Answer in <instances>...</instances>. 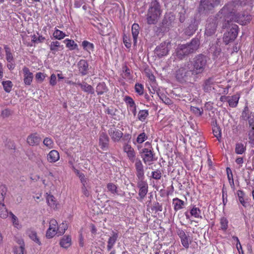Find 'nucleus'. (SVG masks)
<instances>
[{
  "label": "nucleus",
  "mask_w": 254,
  "mask_h": 254,
  "mask_svg": "<svg viewBox=\"0 0 254 254\" xmlns=\"http://www.w3.org/2000/svg\"><path fill=\"white\" fill-rule=\"evenodd\" d=\"M207 67V58L203 54L196 55L191 62H187L176 70L175 76L181 83H193L200 79Z\"/></svg>",
  "instance_id": "f257e3e1"
},
{
  "label": "nucleus",
  "mask_w": 254,
  "mask_h": 254,
  "mask_svg": "<svg viewBox=\"0 0 254 254\" xmlns=\"http://www.w3.org/2000/svg\"><path fill=\"white\" fill-rule=\"evenodd\" d=\"M233 4L230 3L226 4L218 12V16L223 14L225 17L230 19L231 21H235L242 25H246L251 20V15L247 13L236 14L234 11Z\"/></svg>",
  "instance_id": "f03ea898"
},
{
  "label": "nucleus",
  "mask_w": 254,
  "mask_h": 254,
  "mask_svg": "<svg viewBox=\"0 0 254 254\" xmlns=\"http://www.w3.org/2000/svg\"><path fill=\"white\" fill-rule=\"evenodd\" d=\"M162 10L160 3L157 0H152L149 5L146 15V22L149 25H154L157 23Z\"/></svg>",
  "instance_id": "7ed1b4c3"
},
{
  "label": "nucleus",
  "mask_w": 254,
  "mask_h": 254,
  "mask_svg": "<svg viewBox=\"0 0 254 254\" xmlns=\"http://www.w3.org/2000/svg\"><path fill=\"white\" fill-rule=\"evenodd\" d=\"M199 44V40L197 38H193L190 43L179 45L176 51L177 57L183 60L190 54L195 52L198 49Z\"/></svg>",
  "instance_id": "20e7f679"
},
{
  "label": "nucleus",
  "mask_w": 254,
  "mask_h": 254,
  "mask_svg": "<svg viewBox=\"0 0 254 254\" xmlns=\"http://www.w3.org/2000/svg\"><path fill=\"white\" fill-rule=\"evenodd\" d=\"M224 23L223 27L227 28V32L223 37L224 41L226 44L233 41L237 37L238 33V26L235 24L231 23L232 21L227 17L224 16Z\"/></svg>",
  "instance_id": "39448f33"
},
{
  "label": "nucleus",
  "mask_w": 254,
  "mask_h": 254,
  "mask_svg": "<svg viewBox=\"0 0 254 254\" xmlns=\"http://www.w3.org/2000/svg\"><path fill=\"white\" fill-rule=\"evenodd\" d=\"M218 13L216 16H211L208 18L205 31V34L206 35L210 36L213 35L216 31L219 22L218 18H224L223 14H221L219 16H218Z\"/></svg>",
  "instance_id": "423d86ee"
},
{
  "label": "nucleus",
  "mask_w": 254,
  "mask_h": 254,
  "mask_svg": "<svg viewBox=\"0 0 254 254\" xmlns=\"http://www.w3.org/2000/svg\"><path fill=\"white\" fill-rule=\"evenodd\" d=\"M145 148L140 152V155L145 164H150L155 160V154L153 153V148L149 142L145 143Z\"/></svg>",
  "instance_id": "0eeeda50"
},
{
  "label": "nucleus",
  "mask_w": 254,
  "mask_h": 254,
  "mask_svg": "<svg viewBox=\"0 0 254 254\" xmlns=\"http://www.w3.org/2000/svg\"><path fill=\"white\" fill-rule=\"evenodd\" d=\"M221 0H201L199 9L200 10L209 11L220 4Z\"/></svg>",
  "instance_id": "6e6552de"
},
{
  "label": "nucleus",
  "mask_w": 254,
  "mask_h": 254,
  "mask_svg": "<svg viewBox=\"0 0 254 254\" xmlns=\"http://www.w3.org/2000/svg\"><path fill=\"white\" fill-rule=\"evenodd\" d=\"M170 42H164L157 46L155 50V54L159 58L166 56L169 51Z\"/></svg>",
  "instance_id": "1a4fd4ad"
},
{
  "label": "nucleus",
  "mask_w": 254,
  "mask_h": 254,
  "mask_svg": "<svg viewBox=\"0 0 254 254\" xmlns=\"http://www.w3.org/2000/svg\"><path fill=\"white\" fill-rule=\"evenodd\" d=\"M242 118L248 121L249 127L254 129V113L250 112L247 107H246L242 113Z\"/></svg>",
  "instance_id": "9d476101"
},
{
  "label": "nucleus",
  "mask_w": 254,
  "mask_h": 254,
  "mask_svg": "<svg viewBox=\"0 0 254 254\" xmlns=\"http://www.w3.org/2000/svg\"><path fill=\"white\" fill-rule=\"evenodd\" d=\"M139 179L140 180L137 183V186L139 189L138 195L140 199H142L144 198L148 192V184L147 183L142 181L140 177Z\"/></svg>",
  "instance_id": "9b49d317"
},
{
  "label": "nucleus",
  "mask_w": 254,
  "mask_h": 254,
  "mask_svg": "<svg viewBox=\"0 0 254 254\" xmlns=\"http://www.w3.org/2000/svg\"><path fill=\"white\" fill-rule=\"evenodd\" d=\"M41 141V138L37 133H31L27 138V142L30 146L38 145Z\"/></svg>",
  "instance_id": "f8f14e48"
},
{
  "label": "nucleus",
  "mask_w": 254,
  "mask_h": 254,
  "mask_svg": "<svg viewBox=\"0 0 254 254\" xmlns=\"http://www.w3.org/2000/svg\"><path fill=\"white\" fill-rule=\"evenodd\" d=\"M108 133L114 141H119L123 136V132L115 127H111L108 130Z\"/></svg>",
  "instance_id": "ddd939ff"
},
{
  "label": "nucleus",
  "mask_w": 254,
  "mask_h": 254,
  "mask_svg": "<svg viewBox=\"0 0 254 254\" xmlns=\"http://www.w3.org/2000/svg\"><path fill=\"white\" fill-rule=\"evenodd\" d=\"M210 52L213 55V59L216 60L218 58H221V55H224L221 52V48L218 44L212 45L210 48Z\"/></svg>",
  "instance_id": "4468645a"
},
{
  "label": "nucleus",
  "mask_w": 254,
  "mask_h": 254,
  "mask_svg": "<svg viewBox=\"0 0 254 254\" xmlns=\"http://www.w3.org/2000/svg\"><path fill=\"white\" fill-rule=\"evenodd\" d=\"M119 237V233L117 231H112L111 236H110L107 245V250L108 251L113 249L114 245L116 243Z\"/></svg>",
  "instance_id": "2eb2a0df"
},
{
  "label": "nucleus",
  "mask_w": 254,
  "mask_h": 254,
  "mask_svg": "<svg viewBox=\"0 0 254 254\" xmlns=\"http://www.w3.org/2000/svg\"><path fill=\"white\" fill-rule=\"evenodd\" d=\"M24 74V82L26 85L31 84L33 78V73L31 72L29 68L24 66L22 69Z\"/></svg>",
  "instance_id": "dca6fc26"
},
{
  "label": "nucleus",
  "mask_w": 254,
  "mask_h": 254,
  "mask_svg": "<svg viewBox=\"0 0 254 254\" xmlns=\"http://www.w3.org/2000/svg\"><path fill=\"white\" fill-rule=\"evenodd\" d=\"M124 150L127 153L129 159L132 162L135 161V154L134 149L130 145L125 143L124 146Z\"/></svg>",
  "instance_id": "f3484780"
},
{
  "label": "nucleus",
  "mask_w": 254,
  "mask_h": 254,
  "mask_svg": "<svg viewBox=\"0 0 254 254\" xmlns=\"http://www.w3.org/2000/svg\"><path fill=\"white\" fill-rule=\"evenodd\" d=\"M78 67L80 73L84 75L87 73L88 70V64L86 61L81 60L78 63Z\"/></svg>",
  "instance_id": "a211bd4d"
},
{
  "label": "nucleus",
  "mask_w": 254,
  "mask_h": 254,
  "mask_svg": "<svg viewBox=\"0 0 254 254\" xmlns=\"http://www.w3.org/2000/svg\"><path fill=\"white\" fill-rule=\"evenodd\" d=\"M60 244L61 246L64 248H67L70 246L71 244V239L70 236L65 235L61 240Z\"/></svg>",
  "instance_id": "6ab92c4d"
},
{
  "label": "nucleus",
  "mask_w": 254,
  "mask_h": 254,
  "mask_svg": "<svg viewBox=\"0 0 254 254\" xmlns=\"http://www.w3.org/2000/svg\"><path fill=\"white\" fill-rule=\"evenodd\" d=\"M50 50L53 54H55L56 52H58L60 50H63L64 47L63 45H61L60 43L58 41H53L50 45Z\"/></svg>",
  "instance_id": "aec40b11"
},
{
  "label": "nucleus",
  "mask_w": 254,
  "mask_h": 254,
  "mask_svg": "<svg viewBox=\"0 0 254 254\" xmlns=\"http://www.w3.org/2000/svg\"><path fill=\"white\" fill-rule=\"evenodd\" d=\"M59 158L60 156L59 152L55 150H53L48 154L47 159L50 162H55L58 161Z\"/></svg>",
  "instance_id": "412c9836"
},
{
  "label": "nucleus",
  "mask_w": 254,
  "mask_h": 254,
  "mask_svg": "<svg viewBox=\"0 0 254 254\" xmlns=\"http://www.w3.org/2000/svg\"><path fill=\"white\" fill-rule=\"evenodd\" d=\"M214 83V79L210 77L205 80L203 85V90L205 92H209L212 88V85Z\"/></svg>",
  "instance_id": "4be33fe9"
},
{
  "label": "nucleus",
  "mask_w": 254,
  "mask_h": 254,
  "mask_svg": "<svg viewBox=\"0 0 254 254\" xmlns=\"http://www.w3.org/2000/svg\"><path fill=\"white\" fill-rule=\"evenodd\" d=\"M109 142V137L106 134L102 132L99 137V143L102 148L107 146Z\"/></svg>",
  "instance_id": "5701e85b"
},
{
  "label": "nucleus",
  "mask_w": 254,
  "mask_h": 254,
  "mask_svg": "<svg viewBox=\"0 0 254 254\" xmlns=\"http://www.w3.org/2000/svg\"><path fill=\"white\" fill-rule=\"evenodd\" d=\"M108 91V87L104 82H100L96 87V92L98 95H101L107 93Z\"/></svg>",
  "instance_id": "b1692460"
},
{
  "label": "nucleus",
  "mask_w": 254,
  "mask_h": 254,
  "mask_svg": "<svg viewBox=\"0 0 254 254\" xmlns=\"http://www.w3.org/2000/svg\"><path fill=\"white\" fill-rule=\"evenodd\" d=\"M46 200H47L48 204L51 208H52L53 209H55L57 208L58 203L57 202V200H56L55 197L53 195L48 194L47 196Z\"/></svg>",
  "instance_id": "393cba45"
},
{
  "label": "nucleus",
  "mask_w": 254,
  "mask_h": 254,
  "mask_svg": "<svg viewBox=\"0 0 254 254\" xmlns=\"http://www.w3.org/2000/svg\"><path fill=\"white\" fill-rule=\"evenodd\" d=\"M77 85L80 86L84 92H88L92 94L94 93V88L92 86L88 84L87 83L84 82L83 84L77 83Z\"/></svg>",
  "instance_id": "a878e982"
},
{
  "label": "nucleus",
  "mask_w": 254,
  "mask_h": 254,
  "mask_svg": "<svg viewBox=\"0 0 254 254\" xmlns=\"http://www.w3.org/2000/svg\"><path fill=\"white\" fill-rule=\"evenodd\" d=\"M173 204L174 205L175 210L178 211L183 208L185 202L184 201L179 199L178 198H175L173 199Z\"/></svg>",
  "instance_id": "bb28decb"
},
{
  "label": "nucleus",
  "mask_w": 254,
  "mask_h": 254,
  "mask_svg": "<svg viewBox=\"0 0 254 254\" xmlns=\"http://www.w3.org/2000/svg\"><path fill=\"white\" fill-rule=\"evenodd\" d=\"M8 215V210L4 202L0 203V217L5 219Z\"/></svg>",
  "instance_id": "cd10ccee"
},
{
  "label": "nucleus",
  "mask_w": 254,
  "mask_h": 254,
  "mask_svg": "<svg viewBox=\"0 0 254 254\" xmlns=\"http://www.w3.org/2000/svg\"><path fill=\"white\" fill-rule=\"evenodd\" d=\"M27 234H28L29 238L34 241L36 243L38 244L39 245H41V242L37 237V233L35 231L29 230L27 232Z\"/></svg>",
  "instance_id": "c85d7f7f"
},
{
  "label": "nucleus",
  "mask_w": 254,
  "mask_h": 254,
  "mask_svg": "<svg viewBox=\"0 0 254 254\" xmlns=\"http://www.w3.org/2000/svg\"><path fill=\"white\" fill-rule=\"evenodd\" d=\"M139 26L138 24L134 23L132 26V34L134 43L136 42L137 38L139 34Z\"/></svg>",
  "instance_id": "c756f323"
},
{
  "label": "nucleus",
  "mask_w": 254,
  "mask_h": 254,
  "mask_svg": "<svg viewBox=\"0 0 254 254\" xmlns=\"http://www.w3.org/2000/svg\"><path fill=\"white\" fill-rule=\"evenodd\" d=\"M239 99V97L236 95H233L231 97H229L228 103L229 105L231 107H235L237 106L238 101Z\"/></svg>",
  "instance_id": "7c9ffc66"
},
{
  "label": "nucleus",
  "mask_w": 254,
  "mask_h": 254,
  "mask_svg": "<svg viewBox=\"0 0 254 254\" xmlns=\"http://www.w3.org/2000/svg\"><path fill=\"white\" fill-rule=\"evenodd\" d=\"M135 166L136 170L138 173V175H143V168L141 161L139 159H135Z\"/></svg>",
  "instance_id": "2f4dec72"
},
{
  "label": "nucleus",
  "mask_w": 254,
  "mask_h": 254,
  "mask_svg": "<svg viewBox=\"0 0 254 254\" xmlns=\"http://www.w3.org/2000/svg\"><path fill=\"white\" fill-rule=\"evenodd\" d=\"M6 192V187L4 185H1L0 186V203L4 202V200Z\"/></svg>",
  "instance_id": "473e14b6"
},
{
  "label": "nucleus",
  "mask_w": 254,
  "mask_h": 254,
  "mask_svg": "<svg viewBox=\"0 0 254 254\" xmlns=\"http://www.w3.org/2000/svg\"><path fill=\"white\" fill-rule=\"evenodd\" d=\"M190 213L192 216L197 218H202V216L200 215L201 211L198 208L193 207L190 210Z\"/></svg>",
  "instance_id": "72a5a7b5"
},
{
  "label": "nucleus",
  "mask_w": 254,
  "mask_h": 254,
  "mask_svg": "<svg viewBox=\"0 0 254 254\" xmlns=\"http://www.w3.org/2000/svg\"><path fill=\"white\" fill-rule=\"evenodd\" d=\"M2 84L4 91L8 93L10 92L13 86L12 82L10 80L2 81Z\"/></svg>",
  "instance_id": "f704fd0d"
},
{
  "label": "nucleus",
  "mask_w": 254,
  "mask_h": 254,
  "mask_svg": "<svg viewBox=\"0 0 254 254\" xmlns=\"http://www.w3.org/2000/svg\"><path fill=\"white\" fill-rule=\"evenodd\" d=\"M4 49L5 51L6 59L8 63H10L13 60V57L11 53L10 48L6 45L4 46Z\"/></svg>",
  "instance_id": "c9c22d12"
},
{
  "label": "nucleus",
  "mask_w": 254,
  "mask_h": 254,
  "mask_svg": "<svg viewBox=\"0 0 254 254\" xmlns=\"http://www.w3.org/2000/svg\"><path fill=\"white\" fill-rule=\"evenodd\" d=\"M148 111L146 110H140L139 111L138 114V119L143 122L144 121L146 117L148 116Z\"/></svg>",
  "instance_id": "e433bc0d"
},
{
  "label": "nucleus",
  "mask_w": 254,
  "mask_h": 254,
  "mask_svg": "<svg viewBox=\"0 0 254 254\" xmlns=\"http://www.w3.org/2000/svg\"><path fill=\"white\" fill-rule=\"evenodd\" d=\"M53 36L58 40H61L65 37V34L63 31L56 29L53 33Z\"/></svg>",
  "instance_id": "4c0bfd02"
},
{
  "label": "nucleus",
  "mask_w": 254,
  "mask_h": 254,
  "mask_svg": "<svg viewBox=\"0 0 254 254\" xmlns=\"http://www.w3.org/2000/svg\"><path fill=\"white\" fill-rule=\"evenodd\" d=\"M82 46L83 48L88 52H90V51H92L93 50V44L87 41H83L82 43Z\"/></svg>",
  "instance_id": "58836bf2"
},
{
  "label": "nucleus",
  "mask_w": 254,
  "mask_h": 254,
  "mask_svg": "<svg viewBox=\"0 0 254 254\" xmlns=\"http://www.w3.org/2000/svg\"><path fill=\"white\" fill-rule=\"evenodd\" d=\"M64 42L66 43V46L70 50H74L76 48L77 44L72 40L65 39Z\"/></svg>",
  "instance_id": "ea45409f"
},
{
  "label": "nucleus",
  "mask_w": 254,
  "mask_h": 254,
  "mask_svg": "<svg viewBox=\"0 0 254 254\" xmlns=\"http://www.w3.org/2000/svg\"><path fill=\"white\" fill-rule=\"evenodd\" d=\"M213 133L214 135L217 138L219 141L221 138V132L220 127L217 126H214L213 128Z\"/></svg>",
  "instance_id": "a19ab883"
},
{
  "label": "nucleus",
  "mask_w": 254,
  "mask_h": 254,
  "mask_svg": "<svg viewBox=\"0 0 254 254\" xmlns=\"http://www.w3.org/2000/svg\"><path fill=\"white\" fill-rule=\"evenodd\" d=\"M107 188L109 191L113 194H118L117 187L116 185L113 183H108L107 185Z\"/></svg>",
  "instance_id": "79ce46f5"
},
{
  "label": "nucleus",
  "mask_w": 254,
  "mask_h": 254,
  "mask_svg": "<svg viewBox=\"0 0 254 254\" xmlns=\"http://www.w3.org/2000/svg\"><path fill=\"white\" fill-rule=\"evenodd\" d=\"M49 229H52L57 232L59 230V226L57 221L55 219H52L49 222Z\"/></svg>",
  "instance_id": "37998d69"
},
{
  "label": "nucleus",
  "mask_w": 254,
  "mask_h": 254,
  "mask_svg": "<svg viewBox=\"0 0 254 254\" xmlns=\"http://www.w3.org/2000/svg\"><path fill=\"white\" fill-rule=\"evenodd\" d=\"M246 149L242 143H237L236 144L235 152L237 154H243Z\"/></svg>",
  "instance_id": "c03bdc74"
},
{
  "label": "nucleus",
  "mask_w": 254,
  "mask_h": 254,
  "mask_svg": "<svg viewBox=\"0 0 254 254\" xmlns=\"http://www.w3.org/2000/svg\"><path fill=\"white\" fill-rule=\"evenodd\" d=\"M147 138V136L144 132L139 134L136 139V142L138 143H142Z\"/></svg>",
  "instance_id": "a18cd8bd"
},
{
  "label": "nucleus",
  "mask_w": 254,
  "mask_h": 254,
  "mask_svg": "<svg viewBox=\"0 0 254 254\" xmlns=\"http://www.w3.org/2000/svg\"><path fill=\"white\" fill-rule=\"evenodd\" d=\"M43 144L47 147L51 148L53 146V141L51 138L46 137L43 140Z\"/></svg>",
  "instance_id": "49530a36"
},
{
  "label": "nucleus",
  "mask_w": 254,
  "mask_h": 254,
  "mask_svg": "<svg viewBox=\"0 0 254 254\" xmlns=\"http://www.w3.org/2000/svg\"><path fill=\"white\" fill-rule=\"evenodd\" d=\"M135 90L136 93L141 95L143 94V86L139 83H136L135 85Z\"/></svg>",
  "instance_id": "de8ad7c7"
},
{
  "label": "nucleus",
  "mask_w": 254,
  "mask_h": 254,
  "mask_svg": "<svg viewBox=\"0 0 254 254\" xmlns=\"http://www.w3.org/2000/svg\"><path fill=\"white\" fill-rule=\"evenodd\" d=\"M160 99L166 105H171L173 104L172 101L168 97L163 94L159 96Z\"/></svg>",
  "instance_id": "09e8293b"
},
{
  "label": "nucleus",
  "mask_w": 254,
  "mask_h": 254,
  "mask_svg": "<svg viewBox=\"0 0 254 254\" xmlns=\"http://www.w3.org/2000/svg\"><path fill=\"white\" fill-rule=\"evenodd\" d=\"M221 228L223 230H226L228 227V220L225 217L221 218L220 220Z\"/></svg>",
  "instance_id": "8fccbe9b"
},
{
  "label": "nucleus",
  "mask_w": 254,
  "mask_h": 254,
  "mask_svg": "<svg viewBox=\"0 0 254 254\" xmlns=\"http://www.w3.org/2000/svg\"><path fill=\"white\" fill-rule=\"evenodd\" d=\"M25 247L19 246L14 247L13 248V252L14 254H24Z\"/></svg>",
  "instance_id": "3c124183"
},
{
  "label": "nucleus",
  "mask_w": 254,
  "mask_h": 254,
  "mask_svg": "<svg viewBox=\"0 0 254 254\" xmlns=\"http://www.w3.org/2000/svg\"><path fill=\"white\" fill-rule=\"evenodd\" d=\"M10 216L11 217L12 222L14 227L18 228L19 226V223L17 217L14 215L11 212L9 213Z\"/></svg>",
  "instance_id": "603ef678"
},
{
  "label": "nucleus",
  "mask_w": 254,
  "mask_h": 254,
  "mask_svg": "<svg viewBox=\"0 0 254 254\" xmlns=\"http://www.w3.org/2000/svg\"><path fill=\"white\" fill-rule=\"evenodd\" d=\"M126 103L129 106V108L135 106V104L133 99L129 96H126L125 98Z\"/></svg>",
  "instance_id": "864d4df0"
},
{
  "label": "nucleus",
  "mask_w": 254,
  "mask_h": 254,
  "mask_svg": "<svg viewBox=\"0 0 254 254\" xmlns=\"http://www.w3.org/2000/svg\"><path fill=\"white\" fill-rule=\"evenodd\" d=\"M191 111L195 114L196 115L198 116H200L202 115L203 113V110L202 109H199L197 107H191Z\"/></svg>",
  "instance_id": "5fc2aeb1"
},
{
  "label": "nucleus",
  "mask_w": 254,
  "mask_h": 254,
  "mask_svg": "<svg viewBox=\"0 0 254 254\" xmlns=\"http://www.w3.org/2000/svg\"><path fill=\"white\" fill-rule=\"evenodd\" d=\"M189 242H190V240L188 236L184 237V239L181 240L182 245L186 248H188L189 247Z\"/></svg>",
  "instance_id": "6e6d98bb"
},
{
  "label": "nucleus",
  "mask_w": 254,
  "mask_h": 254,
  "mask_svg": "<svg viewBox=\"0 0 254 254\" xmlns=\"http://www.w3.org/2000/svg\"><path fill=\"white\" fill-rule=\"evenodd\" d=\"M57 232L52 229H48L46 232V236L47 238L50 239L54 237L57 234Z\"/></svg>",
  "instance_id": "4d7b16f0"
},
{
  "label": "nucleus",
  "mask_w": 254,
  "mask_h": 254,
  "mask_svg": "<svg viewBox=\"0 0 254 254\" xmlns=\"http://www.w3.org/2000/svg\"><path fill=\"white\" fill-rule=\"evenodd\" d=\"M251 129L249 131V142L251 143H254V129L250 128Z\"/></svg>",
  "instance_id": "13d9d810"
},
{
  "label": "nucleus",
  "mask_w": 254,
  "mask_h": 254,
  "mask_svg": "<svg viewBox=\"0 0 254 254\" xmlns=\"http://www.w3.org/2000/svg\"><path fill=\"white\" fill-rule=\"evenodd\" d=\"M123 41H124L125 45L127 48H129L130 47V46H131L130 40L127 36L126 35H125L124 36Z\"/></svg>",
  "instance_id": "bf43d9fd"
},
{
  "label": "nucleus",
  "mask_w": 254,
  "mask_h": 254,
  "mask_svg": "<svg viewBox=\"0 0 254 254\" xmlns=\"http://www.w3.org/2000/svg\"><path fill=\"white\" fill-rule=\"evenodd\" d=\"M67 229V225L66 223H63L59 227V233L61 235L63 234Z\"/></svg>",
  "instance_id": "052dcab7"
},
{
  "label": "nucleus",
  "mask_w": 254,
  "mask_h": 254,
  "mask_svg": "<svg viewBox=\"0 0 254 254\" xmlns=\"http://www.w3.org/2000/svg\"><path fill=\"white\" fill-rule=\"evenodd\" d=\"M152 209L155 210V211H162V206L158 202H155L153 204Z\"/></svg>",
  "instance_id": "680f3d73"
},
{
  "label": "nucleus",
  "mask_w": 254,
  "mask_h": 254,
  "mask_svg": "<svg viewBox=\"0 0 254 254\" xmlns=\"http://www.w3.org/2000/svg\"><path fill=\"white\" fill-rule=\"evenodd\" d=\"M45 40V37L42 36H39L38 37H37L35 35L33 37L32 41L34 42H39L42 43L44 42Z\"/></svg>",
  "instance_id": "e2e57ef3"
},
{
  "label": "nucleus",
  "mask_w": 254,
  "mask_h": 254,
  "mask_svg": "<svg viewBox=\"0 0 254 254\" xmlns=\"http://www.w3.org/2000/svg\"><path fill=\"white\" fill-rule=\"evenodd\" d=\"M46 76L42 72H38L36 74V79L40 81L41 82H42L44 79H45Z\"/></svg>",
  "instance_id": "0e129e2a"
},
{
  "label": "nucleus",
  "mask_w": 254,
  "mask_h": 254,
  "mask_svg": "<svg viewBox=\"0 0 254 254\" xmlns=\"http://www.w3.org/2000/svg\"><path fill=\"white\" fill-rule=\"evenodd\" d=\"M56 76L55 74H52L50 77V84L52 86H54L56 84Z\"/></svg>",
  "instance_id": "69168bd1"
},
{
  "label": "nucleus",
  "mask_w": 254,
  "mask_h": 254,
  "mask_svg": "<svg viewBox=\"0 0 254 254\" xmlns=\"http://www.w3.org/2000/svg\"><path fill=\"white\" fill-rule=\"evenodd\" d=\"M15 241L19 245V246L25 247L24 241L22 238L15 237Z\"/></svg>",
  "instance_id": "338daca9"
},
{
  "label": "nucleus",
  "mask_w": 254,
  "mask_h": 254,
  "mask_svg": "<svg viewBox=\"0 0 254 254\" xmlns=\"http://www.w3.org/2000/svg\"><path fill=\"white\" fill-rule=\"evenodd\" d=\"M228 177V180H229V184L231 186V187L232 188V189H233V190H234L235 189V184H234V179H233V176H227Z\"/></svg>",
  "instance_id": "774afa93"
}]
</instances>
